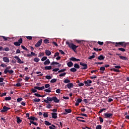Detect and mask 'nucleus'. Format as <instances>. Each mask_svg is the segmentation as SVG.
<instances>
[{"label":"nucleus","mask_w":129,"mask_h":129,"mask_svg":"<svg viewBox=\"0 0 129 129\" xmlns=\"http://www.w3.org/2000/svg\"><path fill=\"white\" fill-rule=\"evenodd\" d=\"M67 65L68 67H72V66H73V62H72V61H69L67 63Z\"/></svg>","instance_id":"22"},{"label":"nucleus","mask_w":129,"mask_h":129,"mask_svg":"<svg viewBox=\"0 0 129 129\" xmlns=\"http://www.w3.org/2000/svg\"><path fill=\"white\" fill-rule=\"evenodd\" d=\"M45 70H51L52 69L51 66H46L44 67Z\"/></svg>","instance_id":"27"},{"label":"nucleus","mask_w":129,"mask_h":129,"mask_svg":"<svg viewBox=\"0 0 129 129\" xmlns=\"http://www.w3.org/2000/svg\"><path fill=\"white\" fill-rule=\"evenodd\" d=\"M42 42L43 39H41L36 43V44H35V47H36V48H38V47H40V45L42 44Z\"/></svg>","instance_id":"11"},{"label":"nucleus","mask_w":129,"mask_h":129,"mask_svg":"<svg viewBox=\"0 0 129 129\" xmlns=\"http://www.w3.org/2000/svg\"><path fill=\"white\" fill-rule=\"evenodd\" d=\"M65 75H66V73H63L60 74L59 75V77H63V76H65Z\"/></svg>","instance_id":"48"},{"label":"nucleus","mask_w":129,"mask_h":129,"mask_svg":"<svg viewBox=\"0 0 129 129\" xmlns=\"http://www.w3.org/2000/svg\"><path fill=\"white\" fill-rule=\"evenodd\" d=\"M119 57L121 60H128V59L126 58V56H119Z\"/></svg>","instance_id":"21"},{"label":"nucleus","mask_w":129,"mask_h":129,"mask_svg":"<svg viewBox=\"0 0 129 129\" xmlns=\"http://www.w3.org/2000/svg\"><path fill=\"white\" fill-rule=\"evenodd\" d=\"M45 53L46 56H50V55L52 54V52H51V51H50V50H45Z\"/></svg>","instance_id":"17"},{"label":"nucleus","mask_w":129,"mask_h":129,"mask_svg":"<svg viewBox=\"0 0 129 129\" xmlns=\"http://www.w3.org/2000/svg\"><path fill=\"white\" fill-rule=\"evenodd\" d=\"M71 72H76L77 71V70L75 69V68H72L70 69Z\"/></svg>","instance_id":"31"},{"label":"nucleus","mask_w":129,"mask_h":129,"mask_svg":"<svg viewBox=\"0 0 129 129\" xmlns=\"http://www.w3.org/2000/svg\"><path fill=\"white\" fill-rule=\"evenodd\" d=\"M99 70L100 71H104L105 70V68L104 67H100Z\"/></svg>","instance_id":"45"},{"label":"nucleus","mask_w":129,"mask_h":129,"mask_svg":"<svg viewBox=\"0 0 129 129\" xmlns=\"http://www.w3.org/2000/svg\"><path fill=\"white\" fill-rule=\"evenodd\" d=\"M14 58L16 60H17V63H20V64H23L24 63V61H22V60L21 59V58H20V57H19V56H14Z\"/></svg>","instance_id":"8"},{"label":"nucleus","mask_w":129,"mask_h":129,"mask_svg":"<svg viewBox=\"0 0 129 129\" xmlns=\"http://www.w3.org/2000/svg\"><path fill=\"white\" fill-rule=\"evenodd\" d=\"M99 118L100 122H103V118H102V117H99Z\"/></svg>","instance_id":"64"},{"label":"nucleus","mask_w":129,"mask_h":129,"mask_svg":"<svg viewBox=\"0 0 129 129\" xmlns=\"http://www.w3.org/2000/svg\"><path fill=\"white\" fill-rule=\"evenodd\" d=\"M59 68H55L52 70L53 72H57V71H58Z\"/></svg>","instance_id":"62"},{"label":"nucleus","mask_w":129,"mask_h":129,"mask_svg":"<svg viewBox=\"0 0 129 129\" xmlns=\"http://www.w3.org/2000/svg\"><path fill=\"white\" fill-rule=\"evenodd\" d=\"M52 89H51V87H49V88H48L47 89H45V90H44V91L45 92H48V93H50V92H51V90Z\"/></svg>","instance_id":"30"},{"label":"nucleus","mask_w":129,"mask_h":129,"mask_svg":"<svg viewBox=\"0 0 129 129\" xmlns=\"http://www.w3.org/2000/svg\"><path fill=\"white\" fill-rule=\"evenodd\" d=\"M34 89H37V90H41V87L35 86L34 87Z\"/></svg>","instance_id":"61"},{"label":"nucleus","mask_w":129,"mask_h":129,"mask_svg":"<svg viewBox=\"0 0 129 129\" xmlns=\"http://www.w3.org/2000/svg\"><path fill=\"white\" fill-rule=\"evenodd\" d=\"M57 81V79H52L50 81V83H55V82H56Z\"/></svg>","instance_id":"35"},{"label":"nucleus","mask_w":129,"mask_h":129,"mask_svg":"<svg viewBox=\"0 0 129 129\" xmlns=\"http://www.w3.org/2000/svg\"><path fill=\"white\" fill-rule=\"evenodd\" d=\"M43 43H44V44H48L50 43V40H49V39H45L43 41Z\"/></svg>","instance_id":"32"},{"label":"nucleus","mask_w":129,"mask_h":129,"mask_svg":"<svg viewBox=\"0 0 129 129\" xmlns=\"http://www.w3.org/2000/svg\"><path fill=\"white\" fill-rule=\"evenodd\" d=\"M70 60L71 61H73V62L76 61H80V59L76 58L74 57H72L71 58H70Z\"/></svg>","instance_id":"13"},{"label":"nucleus","mask_w":129,"mask_h":129,"mask_svg":"<svg viewBox=\"0 0 129 129\" xmlns=\"http://www.w3.org/2000/svg\"><path fill=\"white\" fill-rule=\"evenodd\" d=\"M57 114H57V113H55V112L51 113V115H52V118H54V119L57 118Z\"/></svg>","instance_id":"16"},{"label":"nucleus","mask_w":129,"mask_h":129,"mask_svg":"<svg viewBox=\"0 0 129 129\" xmlns=\"http://www.w3.org/2000/svg\"><path fill=\"white\" fill-rule=\"evenodd\" d=\"M91 79H94V78H97V76L94 75L92 77H90Z\"/></svg>","instance_id":"63"},{"label":"nucleus","mask_w":129,"mask_h":129,"mask_svg":"<svg viewBox=\"0 0 129 129\" xmlns=\"http://www.w3.org/2000/svg\"><path fill=\"white\" fill-rule=\"evenodd\" d=\"M10 109H11V108H9V107L4 106L3 107V109L1 110V112H6V111H8V110H9Z\"/></svg>","instance_id":"9"},{"label":"nucleus","mask_w":129,"mask_h":129,"mask_svg":"<svg viewBox=\"0 0 129 129\" xmlns=\"http://www.w3.org/2000/svg\"><path fill=\"white\" fill-rule=\"evenodd\" d=\"M104 116H105V118H112L113 114L112 113H104Z\"/></svg>","instance_id":"4"},{"label":"nucleus","mask_w":129,"mask_h":129,"mask_svg":"<svg viewBox=\"0 0 129 129\" xmlns=\"http://www.w3.org/2000/svg\"><path fill=\"white\" fill-rule=\"evenodd\" d=\"M59 55H60V53L58 52H55L54 55V58H55V57H57V56H59Z\"/></svg>","instance_id":"51"},{"label":"nucleus","mask_w":129,"mask_h":129,"mask_svg":"<svg viewBox=\"0 0 129 129\" xmlns=\"http://www.w3.org/2000/svg\"><path fill=\"white\" fill-rule=\"evenodd\" d=\"M44 102H45V103H49V101H50V102H52V101H53V97H48L46 99L44 100Z\"/></svg>","instance_id":"5"},{"label":"nucleus","mask_w":129,"mask_h":129,"mask_svg":"<svg viewBox=\"0 0 129 129\" xmlns=\"http://www.w3.org/2000/svg\"><path fill=\"white\" fill-rule=\"evenodd\" d=\"M45 60H47V57H46V56H43V57L41 58V61H45Z\"/></svg>","instance_id":"56"},{"label":"nucleus","mask_w":129,"mask_h":129,"mask_svg":"<svg viewBox=\"0 0 129 129\" xmlns=\"http://www.w3.org/2000/svg\"><path fill=\"white\" fill-rule=\"evenodd\" d=\"M75 41L77 42L78 44H83V40H78L77 39H76Z\"/></svg>","instance_id":"28"},{"label":"nucleus","mask_w":129,"mask_h":129,"mask_svg":"<svg viewBox=\"0 0 129 129\" xmlns=\"http://www.w3.org/2000/svg\"><path fill=\"white\" fill-rule=\"evenodd\" d=\"M45 53L44 52H40L38 57H42V56H44Z\"/></svg>","instance_id":"53"},{"label":"nucleus","mask_w":129,"mask_h":129,"mask_svg":"<svg viewBox=\"0 0 129 129\" xmlns=\"http://www.w3.org/2000/svg\"><path fill=\"white\" fill-rule=\"evenodd\" d=\"M44 117H48V113L47 112H44L43 113Z\"/></svg>","instance_id":"58"},{"label":"nucleus","mask_w":129,"mask_h":129,"mask_svg":"<svg viewBox=\"0 0 129 129\" xmlns=\"http://www.w3.org/2000/svg\"><path fill=\"white\" fill-rule=\"evenodd\" d=\"M105 56H104V55H100V56H99L97 57V59L98 60H103L104 59H105Z\"/></svg>","instance_id":"18"},{"label":"nucleus","mask_w":129,"mask_h":129,"mask_svg":"<svg viewBox=\"0 0 129 129\" xmlns=\"http://www.w3.org/2000/svg\"><path fill=\"white\" fill-rule=\"evenodd\" d=\"M93 58H95V55H94V54H93L92 55L88 57V59H89V60H91V59H93Z\"/></svg>","instance_id":"36"},{"label":"nucleus","mask_w":129,"mask_h":129,"mask_svg":"<svg viewBox=\"0 0 129 129\" xmlns=\"http://www.w3.org/2000/svg\"><path fill=\"white\" fill-rule=\"evenodd\" d=\"M22 120L20 119V117H17V123H21V122H22Z\"/></svg>","instance_id":"26"},{"label":"nucleus","mask_w":129,"mask_h":129,"mask_svg":"<svg viewBox=\"0 0 129 129\" xmlns=\"http://www.w3.org/2000/svg\"><path fill=\"white\" fill-rule=\"evenodd\" d=\"M67 87L69 89H71V88H73V87H74V85L72 83H69L65 86V88H67Z\"/></svg>","instance_id":"6"},{"label":"nucleus","mask_w":129,"mask_h":129,"mask_svg":"<svg viewBox=\"0 0 129 129\" xmlns=\"http://www.w3.org/2000/svg\"><path fill=\"white\" fill-rule=\"evenodd\" d=\"M45 78L46 79L50 80L51 79L52 77H51L50 76H46Z\"/></svg>","instance_id":"60"},{"label":"nucleus","mask_w":129,"mask_h":129,"mask_svg":"<svg viewBox=\"0 0 129 129\" xmlns=\"http://www.w3.org/2000/svg\"><path fill=\"white\" fill-rule=\"evenodd\" d=\"M93 50H94V51H96V52H98L99 51H102V49L101 48H96L95 47L93 48Z\"/></svg>","instance_id":"29"},{"label":"nucleus","mask_w":129,"mask_h":129,"mask_svg":"<svg viewBox=\"0 0 129 129\" xmlns=\"http://www.w3.org/2000/svg\"><path fill=\"white\" fill-rule=\"evenodd\" d=\"M59 63L56 62V61H53L51 63L50 65H58Z\"/></svg>","instance_id":"49"},{"label":"nucleus","mask_w":129,"mask_h":129,"mask_svg":"<svg viewBox=\"0 0 129 129\" xmlns=\"http://www.w3.org/2000/svg\"><path fill=\"white\" fill-rule=\"evenodd\" d=\"M11 68H12V67H11L10 66L8 67H6V68L4 70V73H5L6 72V71H10V70H11Z\"/></svg>","instance_id":"24"},{"label":"nucleus","mask_w":129,"mask_h":129,"mask_svg":"<svg viewBox=\"0 0 129 129\" xmlns=\"http://www.w3.org/2000/svg\"><path fill=\"white\" fill-rule=\"evenodd\" d=\"M18 42L19 44H22V43H23V39H22V38H20L18 40Z\"/></svg>","instance_id":"52"},{"label":"nucleus","mask_w":129,"mask_h":129,"mask_svg":"<svg viewBox=\"0 0 129 129\" xmlns=\"http://www.w3.org/2000/svg\"><path fill=\"white\" fill-rule=\"evenodd\" d=\"M79 115H82V116H85L86 117H88V115H87V114H84V113H81L80 114H79Z\"/></svg>","instance_id":"47"},{"label":"nucleus","mask_w":129,"mask_h":129,"mask_svg":"<svg viewBox=\"0 0 129 129\" xmlns=\"http://www.w3.org/2000/svg\"><path fill=\"white\" fill-rule=\"evenodd\" d=\"M115 44H116V45H115V47H120V46H121L122 47H123V48H125L127 45V44L125 43V42H115Z\"/></svg>","instance_id":"2"},{"label":"nucleus","mask_w":129,"mask_h":129,"mask_svg":"<svg viewBox=\"0 0 129 129\" xmlns=\"http://www.w3.org/2000/svg\"><path fill=\"white\" fill-rule=\"evenodd\" d=\"M22 100H23V98H18L17 99V102H21V101H22Z\"/></svg>","instance_id":"50"},{"label":"nucleus","mask_w":129,"mask_h":129,"mask_svg":"<svg viewBox=\"0 0 129 129\" xmlns=\"http://www.w3.org/2000/svg\"><path fill=\"white\" fill-rule=\"evenodd\" d=\"M64 111H66V112L63 113V114H64V115H67L68 113H71L72 112V110H71V109H64Z\"/></svg>","instance_id":"10"},{"label":"nucleus","mask_w":129,"mask_h":129,"mask_svg":"<svg viewBox=\"0 0 129 129\" xmlns=\"http://www.w3.org/2000/svg\"><path fill=\"white\" fill-rule=\"evenodd\" d=\"M66 69H61L58 71V73H62V72H64V71H66Z\"/></svg>","instance_id":"37"},{"label":"nucleus","mask_w":129,"mask_h":129,"mask_svg":"<svg viewBox=\"0 0 129 129\" xmlns=\"http://www.w3.org/2000/svg\"><path fill=\"white\" fill-rule=\"evenodd\" d=\"M80 65H81V66H83V68H81L82 70H85V69H87V68H88L87 64L84 63L82 62H80Z\"/></svg>","instance_id":"3"},{"label":"nucleus","mask_w":129,"mask_h":129,"mask_svg":"<svg viewBox=\"0 0 129 129\" xmlns=\"http://www.w3.org/2000/svg\"><path fill=\"white\" fill-rule=\"evenodd\" d=\"M48 64H50V59H47L46 60V61L44 62V65L46 66V65H48Z\"/></svg>","instance_id":"20"},{"label":"nucleus","mask_w":129,"mask_h":129,"mask_svg":"<svg viewBox=\"0 0 129 129\" xmlns=\"http://www.w3.org/2000/svg\"><path fill=\"white\" fill-rule=\"evenodd\" d=\"M64 83H70V80L68 79H66L63 81Z\"/></svg>","instance_id":"41"},{"label":"nucleus","mask_w":129,"mask_h":129,"mask_svg":"<svg viewBox=\"0 0 129 129\" xmlns=\"http://www.w3.org/2000/svg\"><path fill=\"white\" fill-rule=\"evenodd\" d=\"M14 45H15V46H21V44L18 41L15 42Z\"/></svg>","instance_id":"34"},{"label":"nucleus","mask_w":129,"mask_h":129,"mask_svg":"<svg viewBox=\"0 0 129 129\" xmlns=\"http://www.w3.org/2000/svg\"><path fill=\"white\" fill-rule=\"evenodd\" d=\"M15 86H16V87H21L22 85H21V83H18L16 85H15Z\"/></svg>","instance_id":"46"},{"label":"nucleus","mask_w":129,"mask_h":129,"mask_svg":"<svg viewBox=\"0 0 129 129\" xmlns=\"http://www.w3.org/2000/svg\"><path fill=\"white\" fill-rule=\"evenodd\" d=\"M40 100H41V99H37V98H35V99H33V101H34V102H40Z\"/></svg>","instance_id":"40"},{"label":"nucleus","mask_w":129,"mask_h":129,"mask_svg":"<svg viewBox=\"0 0 129 129\" xmlns=\"http://www.w3.org/2000/svg\"><path fill=\"white\" fill-rule=\"evenodd\" d=\"M30 122H31V123H32V124H34V125H38V123L34 122V121L33 120H30Z\"/></svg>","instance_id":"33"},{"label":"nucleus","mask_w":129,"mask_h":129,"mask_svg":"<svg viewBox=\"0 0 129 129\" xmlns=\"http://www.w3.org/2000/svg\"><path fill=\"white\" fill-rule=\"evenodd\" d=\"M84 83L86 86H91V83H92V81L90 80H87V81H84Z\"/></svg>","instance_id":"7"},{"label":"nucleus","mask_w":129,"mask_h":129,"mask_svg":"<svg viewBox=\"0 0 129 129\" xmlns=\"http://www.w3.org/2000/svg\"><path fill=\"white\" fill-rule=\"evenodd\" d=\"M3 61L4 62H6V63H9L10 62V59H9V57H3Z\"/></svg>","instance_id":"14"},{"label":"nucleus","mask_w":129,"mask_h":129,"mask_svg":"<svg viewBox=\"0 0 129 129\" xmlns=\"http://www.w3.org/2000/svg\"><path fill=\"white\" fill-rule=\"evenodd\" d=\"M74 68L76 69H79V68H80V66H79V64H78V63H75L74 64Z\"/></svg>","instance_id":"25"},{"label":"nucleus","mask_w":129,"mask_h":129,"mask_svg":"<svg viewBox=\"0 0 129 129\" xmlns=\"http://www.w3.org/2000/svg\"><path fill=\"white\" fill-rule=\"evenodd\" d=\"M66 45H68L70 49H72L73 51H74L75 53L77 52V49L78 48V46L73 44L72 42H69V41H66Z\"/></svg>","instance_id":"1"},{"label":"nucleus","mask_w":129,"mask_h":129,"mask_svg":"<svg viewBox=\"0 0 129 129\" xmlns=\"http://www.w3.org/2000/svg\"><path fill=\"white\" fill-rule=\"evenodd\" d=\"M53 101H54V102H55V103H59V102L60 101V100L58 99V98L56 96L53 97Z\"/></svg>","instance_id":"12"},{"label":"nucleus","mask_w":129,"mask_h":129,"mask_svg":"<svg viewBox=\"0 0 129 129\" xmlns=\"http://www.w3.org/2000/svg\"><path fill=\"white\" fill-rule=\"evenodd\" d=\"M3 38V40H4V41H8V39H10L9 37H6V36H1Z\"/></svg>","instance_id":"39"},{"label":"nucleus","mask_w":129,"mask_h":129,"mask_svg":"<svg viewBox=\"0 0 129 129\" xmlns=\"http://www.w3.org/2000/svg\"><path fill=\"white\" fill-rule=\"evenodd\" d=\"M1 67H3L4 68H7V64H3V63H2L1 64Z\"/></svg>","instance_id":"55"},{"label":"nucleus","mask_w":129,"mask_h":129,"mask_svg":"<svg viewBox=\"0 0 129 129\" xmlns=\"http://www.w3.org/2000/svg\"><path fill=\"white\" fill-rule=\"evenodd\" d=\"M118 50H119V51H121V52L125 51V49L122 48H118Z\"/></svg>","instance_id":"43"},{"label":"nucleus","mask_w":129,"mask_h":129,"mask_svg":"<svg viewBox=\"0 0 129 129\" xmlns=\"http://www.w3.org/2000/svg\"><path fill=\"white\" fill-rule=\"evenodd\" d=\"M8 73H9V74H14V73H15V72H14V71H13L12 70L6 71V72L4 73V74H8Z\"/></svg>","instance_id":"15"},{"label":"nucleus","mask_w":129,"mask_h":129,"mask_svg":"<svg viewBox=\"0 0 129 129\" xmlns=\"http://www.w3.org/2000/svg\"><path fill=\"white\" fill-rule=\"evenodd\" d=\"M5 100H6V101H9V100H11V99H12V97H5Z\"/></svg>","instance_id":"38"},{"label":"nucleus","mask_w":129,"mask_h":129,"mask_svg":"<svg viewBox=\"0 0 129 129\" xmlns=\"http://www.w3.org/2000/svg\"><path fill=\"white\" fill-rule=\"evenodd\" d=\"M76 119L77 120H78V121H81V122H86V121H85V120H81V119H80V117H77V118H76Z\"/></svg>","instance_id":"23"},{"label":"nucleus","mask_w":129,"mask_h":129,"mask_svg":"<svg viewBox=\"0 0 129 129\" xmlns=\"http://www.w3.org/2000/svg\"><path fill=\"white\" fill-rule=\"evenodd\" d=\"M101 125H98L96 127V129H101Z\"/></svg>","instance_id":"57"},{"label":"nucleus","mask_w":129,"mask_h":129,"mask_svg":"<svg viewBox=\"0 0 129 129\" xmlns=\"http://www.w3.org/2000/svg\"><path fill=\"white\" fill-rule=\"evenodd\" d=\"M34 62H39L40 61V59L38 57H35L34 59Z\"/></svg>","instance_id":"44"},{"label":"nucleus","mask_w":129,"mask_h":129,"mask_svg":"<svg viewBox=\"0 0 129 129\" xmlns=\"http://www.w3.org/2000/svg\"><path fill=\"white\" fill-rule=\"evenodd\" d=\"M28 119H30L31 120H38V118H35L34 116H30V117L28 118Z\"/></svg>","instance_id":"19"},{"label":"nucleus","mask_w":129,"mask_h":129,"mask_svg":"<svg viewBox=\"0 0 129 129\" xmlns=\"http://www.w3.org/2000/svg\"><path fill=\"white\" fill-rule=\"evenodd\" d=\"M44 86H45V88H50V84H46Z\"/></svg>","instance_id":"59"},{"label":"nucleus","mask_w":129,"mask_h":129,"mask_svg":"<svg viewBox=\"0 0 129 129\" xmlns=\"http://www.w3.org/2000/svg\"><path fill=\"white\" fill-rule=\"evenodd\" d=\"M59 53H60V54H61V55H65V52H64V51H63V50L60 49V50H59Z\"/></svg>","instance_id":"54"},{"label":"nucleus","mask_w":129,"mask_h":129,"mask_svg":"<svg viewBox=\"0 0 129 129\" xmlns=\"http://www.w3.org/2000/svg\"><path fill=\"white\" fill-rule=\"evenodd\" d=\"M45 124H46V125H51V123H50L49 121H48L47 120H45Z\"/></svg>","instance_id":"42"}]
</instances>
